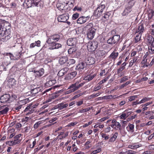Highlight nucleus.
Segmentation results:
<instances>
[{
    "label": "nucleus",
    "instance_id": "nucleus-55",
    "mask_svg": "<svg viewBox=\"0 0 154 154\" xmlns=\"http://www.w3.org/2000/svg\"><path fill=\"white\" fill-rule=\"evenodd\" d=\"M101 135L102 138H104V140H108L109 138V135H107L105 133H102L101 134Z\"/></svg>",
    "mask_w": 154,
    "mask_h": 154
},
{
    "label": "nucleus",
    "instance_id": "nucleus-46",
    "mask_svg": "<svg viewBox=\"0 0 154 154\" xmlns=\"http://www.w3.org/2000/svg\"><path fill=\"white\" fill-rule=\"evenodd\" d=\"M148 16L149 19L152 18L154 16V11L152 10H150L148 13Z\"/></svg>",
    "mask_w": 154,
    "mask_h": 154
},
{
    "label": "nucleus",
    "instance_id": "nucleus-5",
    "mask_svg": "<svg viewBox=\"0 0 154 154\" xmlns=\"http://www.w3.org/2000/svg\"><path fill=\"white\" fill-rule=\"evenodd\" d=\"M105 5H100L94 11V16L97 18L100 17L105 9Z\"/></svg>",
    "mask_w": 154,
    "mask_h": 154
},
{
    "label": "nucleus",
    "instance_id": "nucleus-58",
    "mask_svg": "<svg viewBox=\"0 0 154 154\" xmlns=\"http://www.w3.org/2000/svg\"><path fill=\"white\" fill-rule=\"evenodd\" d=\"M137 97V95L131 96L128 97V100L130 101H131L134 100Z\"/></svg>",
    "mask_w": 154,
    "mask_h": 154
},
{
    "label": "nucleus",
    "instance_id": "nucleus-16",
    "mask_svg": "<svg viewBox=\"0 0 154 154\" xmlns=\"http://www.w3.org/2000/svg\"><path fill=\"white\" fill-rule=\"evenodd\" d=\"M86 66L85 63L83 62L79 63L76 66V69L80 74L82 73V71Z\"/></svg>",
    "mask_w": 154,
    "mask_h": 154
},
{
    "label": "nucleus",
    "instance_id": "nucleus-42",
    "mask_svg": "<svg viewBox=\"0 0 154 154\" xmlns=\"http://www.w3.org/2000/svg\"><path fill=\"white\" fill-rule=\"evenodd\" d=\"M77 50L76 48L75 47H73L70 48L68 50V53L69 54H74Z\"/></svg>",
    "mask_w": 154,
    "mask_h": 154
},
{
    "label": "nucleus",
    "instance_id": "nucleus-39",
    "mask_svg": "<svg viewBox=\"0 0 154 154\" xmlns=\"http://www.w3.org/2000/svg\"><path fill=\"white\" fill-rule=\"evenodd\" d=\"M150 60L149 59H143L142 62V63L144 64L143 66L147 67L149 65V63Z\"/></svg>",
    "mask_w": 154,
    "mask_h": 154
},
{
    "label": "nucleus",
    "instance_id": "nucleus-53",
    "mask_svg": "<svg viewBox=\"0 0 154 154\" xmlns=\"http://www.w3.org/2000/svg\"><path fill=\"white\" fill-rule=\"evenodd\" d=\"M91 109L90 107H88L86 109H80L79 111V113H83L87 112L89 111Z\"/></svg>",
    "mask_w": 154,
    "mask_h": 154
},
{
    "label": "nucleus",
    "instance_id": "nucleus-52",
    "mask_svg": "<svg viewBox=\"0 0 154 154\" xmlns=\"http://www.w3.org/2000/svg\"><path fill=\"white\" fill-rule=\"evenodd\" d=\"M111 13L109 12H106L104 14L103 17L104 19L107 20L109 19V17Z\"/></svg>",
    "mask_w": 154,
    "mask_h": 154
},
{
    "label": "nucleus",
    "instance_id": "nucleus-61",
    "mask_svg": "<svg viewBox=\"0 0 154 154\" xmlns=\"http://www.w3.org/2000/svg\"><path fill=\"white\" fill-rule=\"evenodd\" d=\"M150 98L149 97H145L143 98L140 101H139L140 103H143L149 100Z\"/></svg>",
    "mask_w": 154,
    "mask_h": 154
},
{
    "label": "nucleus",
    "instance_id": "nucleus-20",
    "mask_svg": "<svg viewBox=\"0 0 154 154\" xmlns=\"http://www.w3.org/2000/svg\"><path fill=\"white\" fill-rule=\"evenodd\" d=\"M145 30L144 26L143 24L140 23L138 24V26L137 28L136 33H139L140 34H142Z\"/></svg>",
    "mask_w": 154,
    "mask_h": 154
},
{
    "label": "nucleus",
    "instance_id": "nucleus-64",
    "mask_svg": "<svg viewBox=\"0 0 154 154\" xmlns=\"http://www.w3.org/2000/svg\"><path fill=\"white\" fill-rule=\"evenodd\" d=\"M60 135L62 136V137H65L68 135V133L67 132L64 133L63 132H62L60 133Z\"/></svg>",
    "mask_w": 154,
    "mask_h": 154
},
{
    "label": "nucleus",
    "instance_id": "nucleus-34",
    "mask_svg": "<svg viewBox=\"0 0 154 154\" xmlns=\"http://www.w3.org/2000/svg\"><path fill=\"white\" fill-rule=\"evenodd\" d=\"M1 109H3L2 110L0 111V114L1 115L6 114L9 110V109L8 107H5L4 106L1 107Z\"/></svg>",
    "mask_w": 154,
    "mask_h": 154
},
{
    "label": "nucleus",
    "instance_id": "nucleus-37",
    "mask_svg": "<svg viewBox=\"0 0 154 154\" xmlns=\"http://www.w3.org/2000/svg\"><path fill=\"white\" fill-rule=\"evenodd\" d=\"M22 107V106L20 104H19V103L17 102V103L15 104V106L14 107L13 109L15 111H19L20 109H21Z\"/></svg>",
    "mask_w": 154,
    "mask_h": 154
},
{
    "label": "nucleus",
    "instance_id": "nucleus-62",
    "mask_svg": "<svg viewBox=\"0 0 154 154\" xmlns=\"http://www.w3.org/2000/svg\"><path fill=\"white\" fill-rule=\"evenodd\" d=\"M79 14L78 13L74 14L72 16V18L73 20H75L77 19L79 16Z\"/></svg>",
    "mask_w": 154,
    "mask_h": 154
},
{
    "label": "nucleus",
    "instance_id": "nucleus-36",
    "mask_svg": "<svg viewBox=\"0 0 154 154\" xmlns=\"http://www.w3.org/2000/svg\"><path fill=\"white\" fill-rule=\"evenodd\" d=\"M40 90V88H36L32 89L30 91L31 94L32 95L35 96V95L38 93Z\"/></svg>",
    "mask_w": 154,
    "mask_h": 154
},
{
    "label": "nucleus",
    "instance_id": "nucleus-45",
    "mask_svg": "<svg viewBox=\"0 0 154 154\" xmlns=\"http://www.w3.org/2000/svg\"><path fill=\"white\" fill-rule=\"evenodd\" d=\"M136 152L132 150H130L127 151L125 152H121L119 153L120 154H135Z\"/></svg>",
    "mask_w": 154,
    "mask_h": 154
},
{
    "label": "nucleus",
    "instance_id": "nucleus-7",
    "mask_svg": "<svg viewBox=\"0 0 154 154\" xmlns=\"http://www.w3.org/2000/svg\"><path fill=\"white\" fill-rule=\"evenodd\" d=\"M12 101L9 94H5L1 96L0 98V102L1 103H9Z\"/></svg>",
    "mask_w": 154,
    "mask_h": 154
},
{
    "label": "nucleus",
    "instance_id": "nucleus-48",
    "mask_svg": "<svg viewBox=\"0 0 154 154\" xmlns=\"http://www.w3.org/2000/svg\"><path fill=\"white\" fill-rule=\"evenodd\" d=\"M2 54L4 55V57L6 56H9L10 59L11 60H13V59H14V55L11 53H2Z\"/></svg>",
    "mask_w": 154,
    "mask_h": 154
},
{
    "label": "nucleus",
    "instance_id": "nucleus-25",
    "mask_svg": "<svg viewBox=\"0 0 154 154\" xmlns=\"http://www.w3.org/2000/svg\"><path fill=\"white\" fill-rule=\"evenodd\" d=\"M118 136V133L115 132L113 135L109 139L108 142L109 144L113 143L116 140Z\"/></svg>",
    "mask_w": 154,
    "mask_h": 154
},
{
    "label": "nucleus",
    "instance_id": "nucleus-3",
    "mask_svg": "<svg viewBox=\"0 0 154 154\" xmlns=\"http://www.w3.org/2000/svg\"><path fill=\"white\" fill-rule=\"evenodd\" d=\"M82 81L81 79H80L70 85L67 91L64 92V94H67L73 92L83 86L85 84V82H82Z\"/></svg>",
    "mask_w": 154,
    "mask_h": 154
},
{
    "label": "nucleus",
    "instance_id": "nucleus-10",
    "mask_svg": "<svg viewBox=\"0 0 154 154\" xmlns=\"http://www.w3.org/2000/svg\"><path fill=\"white\" fill-rule=\"evenodd\" d=\"M127 63L124 62L121 65L120 67L117 70V73L118 74V76L119 77H121L124 75V73L122 71L125 68V66Z\"/></svg>",
    "mask_w": 154,
    "mask_h": 154
},
{
    "label": "nucleus",
    "instance_id": "nucleus-40",
    "mask_svg": "<svg viewBox=\"0 0 154 154\" xmlns=\"http://www.w3.org/2000/svg\"><path fill=\"white\" fill-rule=\"evenodd\" d=\"M92 28H94L93 27V24L92 23H88L85 26V30L87 31L91 30Z\"/></svg>",
    "mask_w": 154,
    "mask_h": 154
},
{
    "label": "nucleus",
    "instance_id": "nucleus-18",
    "mask_svg": "<svg viewBox=\"0 0 154 154\" xmlns=\"http://www.w3.org/2000/svg\"><path fill=\"white\" fill-rule=\"evenodd\" d=\"M119 55L118 52L114 51L108 57V59L109 60L115 61Z\"/></svg>",
    "mask_w": 154,
    "mask_h": 154
},
{
    "label": "nucleus",
    "instance_id": "nucleus-29",
    "mask_svg": "<svg viewBox=\"0 0 154 154\" xmlns=\"http://www.w3.org/2000/svg\"><path fill=\"white\" fill-rule=\"evenodd\" d=\"M96 76V73H91L89 75L85 77L84 78V79L85 80H88V81H89L92 80Z\"/></svg>",
    "mask_w": 154,
    "mask_h": 154
},
{
    "label": "nucleus",
    "instance_id": "nucleus-60",
    "mask_svg": "<svg viewBox=\"0 0 154 154\" xmlns=\"http://www.w3.org/2000/svg\"><path fill=\"white\" fill-rule=\"evenodd\" d=\"M128 78L129 77L128 76H124L121 79L120 81V83H122L128 80Z\"/></svg>",
    "mask_w": 154,
    "mask_h": 154
},
{
    "label": "nucleus",
    "instance_id": "nucleus-22",
    "mask_svg": "<svg viewBox=\"0 0 154 154\" xmlns=\"http://www.w3.org/2000/svg\"><path fill=\"white\" fill-rule=\"evenodd\" d=\"M69 69L67 67H65L60 70L58 74L57 75L60 77H61L65 74L68 71Z\"/></svg>",
    "mask_w": 154,
    "mask_h": 154
},
{
    "label": "nucleus",
    "instance_id": "nucleus-59",
    "mask_svg": "<svg viewBox=\"0 0 154 154\" xmlns=\"http://www.w3.org/2000/svg\"><path fill=\"white\" fill-rule=\"evenodd\" d=\"M136 50L135 49H133L131 51V57H134L137 54V49Z\"/></svg>",
    "mask_w": 154,
    "mask_h": 154
},
{
    "label": "nucleus",
    "instance_id": "nucleus-15",
    "mask_svg": "<svg viewBox=\"0 0 154 154\" xmlns=\"http://www.w3.org/2000/svg\"><path fill=\"white\" fill-rule=\"evenodd\" d=\"M106 54L105 51L103 50H97L95 54L96 57L98 59H101Z\"/></svg>",
    "mask_w": 154,
    "mask_h": 154
},
{
    "label": "nucleus",
    "instance_id": "nucleus-13",
    "mask_svg": "<svg viewBox=\"0 0 154 154\" xmlns=\"http://www.w3.org/2000/svg\"><path fill=\"white\" fill-rule=\"evenodd\" d=\"M85 63L88 65H93L96 62L95 59L91 56H88L86 58Z\"/></svg>",
    "mask_w": 154,
    "mask_h": 154
},
{
    "label": "nucleus",
    "instance_id": "nucleus-47",
    "mask_svg": "<svg viewBox=\"0 0 154 154\" xmlns=\"http://www.w3.org/2000/svg\"><path fill=\"white\" fill-rule=\"evenodd\" d=\"M137 57H134L133 58V59L131 60L129 63V66H132L134 63L137 62Z\"/></svg>",
    "mask_w": 154,
    "mask_h": 154
},
{
    "label": "nucleus",
    "instance_id": "nucleus-4",
    "mask_svg": "<svg viewBox=\"0 0 154 154\" xmlns=\"http://www.w3.org/2000/svg\"><path fill=\"white\" fill-rule=\"evenodd\" d=\"M98 44V42L96 41L89 42L87 43L88 50L90 52H93L97 48Z\"/></svg>",
    "mask_w": 154,
    "mask_h": 154
},
{
    "label": "nucleus",
    "instance_id": "nucleus-19",
    "mask_svg": "<svg viewBox=\"0 0 154 154\" xmlns=\"http://www.w3.org/2000/svg\"><path fill=\"white\" fill-rule=\"evenodd\" d=\"M77 75V72L74 71L70 73H69L66 75L64 78V79L66 81H69L74 78Z\"/></svg>",
    "mask_w": 154,
    "mask_h": 154
},
{
    "label": "nucleus",
    "instance_id": "nucleus-12",
    "mask_svg": "<svg viewBox=\"0 0 154 154\" xmlns=\"http://www.w3.org/2000/svg\"><path fill=\"white\" fill-rule=\"evenodd\" d=\"M96 29L95 28H92L89 30L87 31V38L90 39L94 38L95 34Z\"/></svg>",
    "mask_w": 154,
    "mask_h": 154
},
{
    "label": "nucleus",
    "instance_id": "nucleus-44",
    "mask_svg": "<svg viewBox=\"0 0 154 154\" xmlns=\"http://www.w3.org/2000/svg\"><path fill=\"white\" fill-rule=\"evenodd\" d=\"M147 40L149 45L152 43L153 41H154V38L151 35H148L147 36Z\"/></svg>",
    "mask_w": 154,
    "mask_h": 154
},
{
    "label": "nucleus",
    "instance_id": "nucleus-54",
    "mask_svg": "<svg viewBox=\"0 0 154 154\" xmlns=\"http://www.w3.org/2000/svg\"><path fill=\"white\" fill-rule=\"evenodd\" d=\"M128 113L126 114L125 113H123L119 117L120 119L125 120L128 117Z\"/></svg>",
    "mask_w": 154,
    "mask_h": 154
},
{
    "label": "nucleus",
    "instance_id": "nucleus-33",
    "mask_svg": "<svg viewBox=\"0 0 154 154\" xmlns=\"http://www.w3.org/2000/svg\"><path fill=\"white\" fill-rule=\"evenodd\" d=\"M44 122L43 121H40L35 123L33 126V128L35 129H36L42 125Z\"/></svg>",
    "mask_w": 154,
    "mask_h": 154
},
{
    "label": "nucleus",
    "instance_id": "nucleus-23",
    "mask_svg": "<svg viewBox=\"0 0 154 154\" xmlns=\"http://www.w3.org/2000/svg\"><path fill=\"white\" fill-rule=\"evenodd\" d=\"M69 105L66 103H61L57 105L56 107L59 109L61 110L66 108Z\"/></svg>",
    "mask_w": 154,
    "mask_h": 154
},
{
    "label": "nucleus",
    "instance_id": "nucleus-26",
    "mask_svg": "<svg viewBox=\"0 0 154 154\" xmlns=\"http://www.w3.org/2000/svg\"><path fill=\"white\" fill-rule=\"evenodd\" d=\"M56 83V81L55 79L51 80L48 81L45 84V87H49L52 86Z\"/></svg>",
    "mask_w": 154,
    "mask_h": 154
},
{
    "label": "nucleus",
    "instance_id": "nucleus-11",
    "mask_svg": "<svg viewBox=\"0 0 154 154\" xmlns=\"http://www.w3.org/2000/svg\"><path fill=\"white\" fill-rule=\"evenodd\" d=\"M69 18V15L68 14H65L59 16L57 19L58 21L60 22H65Z\"/></svg>",
    "mask_w": 154,
    "mask_h": 154
},
{
    "label": "nucleus",
    "instance_id": "nucleus-30",
    "mask_svg": "<svg viewBox=\"0 0 154 154\" xmlns=\"http://www.w3.org/2000/svg\"><path fill=\"white\" fill-rule=\"evenodd\" d=\"M135 36L134 39V43H137L140 42L141 40V38L142 35L139 34V33H135Z\"/></svg>",
    "mask_w": 154,
    "mask_h": 154
},
{
    "label": "nucleus",
    "instance_id": "nucleus-21",
    "mask_svg": "<svg viewBox=\"0 0 154 154\" xmlns=\"http://www.w3.org/2000/svg\"><path fill=\"white\" fill-rule=\"evenodd\" d=\"M76 43V38H70L67 41V45L69 46H74Z\"/></svg>",
    "mask_w": 154,
    "mask_h": 154
},
{
    "label": "nucleus",
    "instance_id": "nucleus-1",
    "mask_svg": "<svg viewBox=\"0 0 154 154\" xmlns=\"http://www.w3.org/2000/svg\"><path fill=\"white\" fill-rule=\"evenodd\" d=\"M11 37L10 23L5 20L0 19V40L6 42Z\"/></svg>",
    "mask_w": 154,
    "mask_h": 154
},
{
    "label": "nucleus",
    "instance_id": "nucleus-49",
    "mask_svg": "<svg viewBox=\"0 0 154 154\" xmlns=\"http://www.w3.org/2000/svg\"><path fill=\"white\" fill-rule=\"evenodd\" d=\"M75 60L72 59H67V63L69 65L71 64H74L75 63Z\"/></svg>",
    "mask_w": 154,
    "mask_h": 154
},
{
    "label": "nucleus",
    "instance_id": "nucleus-56",
    "mask_svg": "<svg viewBox=\"0 0 154 154\" xmlns=\"http://www.w3.org/2000/svg\"><path fill=\"white\" fill-rule=\"evenodd\" d=\"M25 2L26 4L27 5V8H29L32 7V4L31 3V0H25Z\"/></svg>",
    "mask_w": 154,
    "mask_h": 154
},
{
    "label": "nucleus",
    "instance_id": "nucleus-2",
    "mask_svg": "<svg viewBox=\"0 0 154 154\" xmlns=\"http://www.w3.org/2000/svg\"><path fill=\"white\" fill-rule=\"evenodd\" d=\"M60 33L55 34L48 37L46 42L49 45V50H53L61 47V45L57 42L60 39Z\"/></svg>",
    "mask_w": 154,
    "mask_h": 154
},
{
    "label": "nucleus",
    "instance_id": "nucleus-50",
    "mask_svg": "<svg viewBox=\"0 0 154 154\" xmlns=\"http://www.w3.org/2000/svg\"><path fill=\"white\" fill-rule=\"evenodd\" d=\"M6 143L8 144L9 146H12L17 144V142H15L14 140H12L7 141L6 142Z\"/></svg>",
    "mask_w": 154,
    "mask_h": 154
},
{
    "label": "nucleus",
    "instance_id": "nucleus-31",
    "mask_svg": "<svg viewBox=\"0 0 154 154\" xmlns=\"http://www.w3.org/2000/svg\"><path fill=\"white\" fill-rule=\"evenodd\" d=\"M41 42L40 40L35 42L31 44L29 46V48H31L35 47V46L39 47L40 46Z\"/></svg>",
    "mask_w": 154,
    "mask_h": 154
},
{
    "label": "nucleus",
    "instance_id": "nucleus-28",
    "mask_svg": "<svg viewBox=\"0 0 154 154\" xmlns=\"http://www.w3.org/2000/svg\"><path fill=\"white\" fill-rule=\"evenodd\" d=\"M67 59H68V57L66 56H63L60 57L59 60V63L61 65H63L66 63H67Z\"/></svg>",
    "mask_w": 154,
    "mask_h": 154
},
{
    "label": "nucleus",
    "instance_id": "nucleus-24",
    "mask_svg": "<svg viewBox=\"0 0 154 154\" xmlns=\"http://www.w3.org/2000/svg\"><path fill=\"white\" fill-rule=\"evenodd\" d=\"M35 76L36 77H41L44 73V69L43 68H42L39 70L34 71Z\"/></svg>",
    "mask_w": 154,
    "mask_h": 154
},
{
    "label": "nucleus",
    "instance_id": "nucleus-6",
    "mask_svg": "<svg viewBox=\"0 0 154 154\" xmlns=\"http://www.w3.org/2000/svg\"><path fill=\"white\" fill-rule=\"evenodd\" d=\"M119 35H116L110 38L107 41V43L109 45H113L118 43L120 39Z\"/></svg>",
    "mask_w": 154,
    "mask_h": 154
},
{
    "label": "nucleus",
    "instance_id": "nucleus-17",
    "mask_svg": "<svg viewBox=\"0 0 154 154\" xmlns=\"http://www.w3.org/2000/svg\"><path fill=\"white\" fill-rule=\"evenodd\" d=\"M89 17L82 16L79 17L77 20V23L78 24H82L85 23L89 19Z\"/></svg>",
    "mask_w": 154,
    "mask_h": 154
},
{
    "label": "nucleus",
    "instance_id": "nucleus-35",
    "mask_svg": "<svg viewBox=\"0 0 154 154\" xmlns=\"http://www.w3.org/2000/svg\"><path fill=\"white\" fill-rule=\"evenodd\" d=\"M134 125L131 123H129L126 128L128 131L133 133L134 131Z\"/></svg>",
    "mask_w": 154,
    "mask_h": 154
},
{
    "label": "nucleus",
    "instance_id": "nucleus-38",
    "mask_svg": "<svg viewBox=\"0 0 154 154\" xmlns=\"http://www.w3.org/2000/svg\"><path fill=\"white\" fill-rule=\"evenodd\" d=\"M29 102V100L27 98L24 99L23 100H20L18 101V102L20 104L21 106L23 107L25 104Z\"/></svg>",
    "mask_w": 154,
    "mask_h": 154
},
{
    "label": "nucleus",
    "instance_id": "nucleus-57",
    "mask_svg": "<svg viewBox=\"0 0 154 154\" xmlns=\"http://www.w3.org/2000/svg\"><path fill=\"white\" fill-rule=\"evenodd\" d=\"M124 61V59L122 57H120L119 58V61L117 62L116 64L117 66H120L122 65V63Z\"/></svg>",
    "mask_w": 154,
    "mask_h": 154
},
{
    "label": "nucleus",
    "instance_id": "nucleus-27",
    "mask_svg": "<svg viewBox=\"0 0 154 154\" xmlns=\"http://www.w3.org/2000/svg\"><path fill=\"white\" fill-rule=\"evenodd\" d=\"M148 52L150 54H154V41L148 45Z\"/></svg>",
    "mask_w": 154,
    "mask_h": 154
},
{
    "label": "nucleus",
    "instance_id": "nucleus-32",
    "mask_svg": "<svg viewBox=\"0 0 154 154\" xmlns=\"http://www.w3.org/2000/svg\"><path fill=\"white\" fill-rule=\"evenodd\" d=\"M22 53L21 51L19 52H16L14 54L15 56H14V59L13 60H18L21 58Z\"/></svg>",
    "mask_w": 154,
    "mask_h": 154
},
{
    "label": "nucleus",
    "instance_id": "nucleus-51",
    "mask_svg": "<svg viewBox=\"0 0 154 154\" xmlns=\"http://www.w3.org/2000/svg\"><path fill=\"white\" fill-rule=\"evenodd\" d=\"M72 149L71 150L74 152H76L78 149V148L75 144V143H74L72 145Z\"/></svg>",
    "mask_w": 154,
    "mask_h": 154
},
{
    "label": "nucleus",
    "instance_id": "nucleus-14",
    "mask_svg": "<svg viewBox=\"0 0 154 154\" xmlns=\"http://www.w3.org/2000/svg\"><path fill=\"white\" fill-rule=\"evenodd\" d=\"M133 6H131L130 4H127L125 6V8L123 11L122 14L123 16H126L132 11V8Z\"/></svg>",
    "mask_w": 154,
    "mask_h": 154
},
{
    "label": "nucleus",
    "instance_id": "nucleus-63",
    "mask_svg": "<svg viewBox=\"0 0 154 154\" xmlns=\"http://www.w3.org/2000/svg\"><path fill=\"white\" fill-rule=\"evenodd\" d=\"M30 118L28 117H25L22 119V121L23 122H28V121L30 120Z\"/></svg>",
    "mask_w": 154,
    "mask_h": 154
},
{
    "label": "nucleus",
    "instance_id": "nucleus-43",
    "mask_svg": "<svg viewBox=\"0 0 154 154\" xmlns=\"http://www.w3.org/2000/svg\"><path fill=\"white\" fill-rule=\"evenodd\" d=\"M21 136V134H20L16 135L14 137V141L17 142V144L19 143L21 141V140L19 139V138Z\"/></svg>",
    "mask_w": 154,
    "mask_h": 154
},
{
    "label": "nucleus",
    "instance_id": "nucleus-8",
    "mask_svg": "<svg viewBox=\"0 0 154 154\" xmlns=\"http://www.w3.org/2000/svg\"><path fill=\"white\" fill-rule=\"evenodd\" d=\"M35 107L34 105H30L27 106L24 110V114L27 116L32 113L35 111Z\"/></svg>",
    "mask_w": 154,
    "mask_h": 154
},
{
    "label": "nucleus",
    "instance_id": "nucleus-9",
    "mask_svg": "<svg viewBox=\"0 0 154 154\" xmlns=\"http://www.w3.org/2000/svg\"><path fill=\"white\" fill-rule=\"evenodd\" d=\"M110 126L111 127L114 129L118 130L120 128L121 125L119 122H117L116 119H113L112 120Z\"/></svg>",
    "mask_w": 154,
    "mask_h": 154
},
{
    "label": "nucleus",
    "instance_id": "nucleus-41",
    "mask_svg": "<svg viewBox=\"0 0 154 154\" xmlns=\"http://www.w3.org/2000/svg\"><path fill=\"white\" fill-rule=\"evenodd\" d=\"M125 125H122V127L123 128H121V127L120 128L119 130H118L119 131L120 133H121V135L122 136H125V135L126 134V132L125 131Z\"/></svg>",
    "mask_w": 154,
    "mask_h": 154
}]
</instances>
